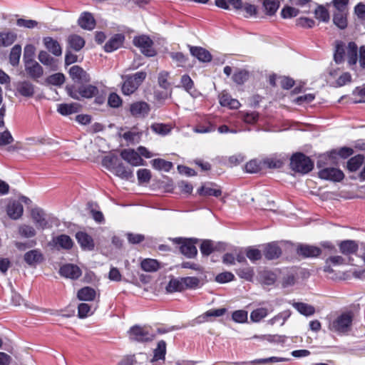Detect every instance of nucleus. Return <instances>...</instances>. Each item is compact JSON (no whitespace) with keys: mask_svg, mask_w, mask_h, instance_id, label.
Masks as SVG:
<instances>
[{"mask_svg":"<svg viewBox=\"0 0 365 365\" xmlns=\"http://www.w3.org/2000/svg\"><path fill=\"white\" fill-rule=\"evenodd\" d=\"M15 96H21L26 98H32L36 93V86L29 80L19 81L14 83Z\"/></svg>","mask_w":365,"mask_h":365,"instance_id":"obj_9","label":"nucleus"},{"mask_svg":"<svg viewBox=\"0 0 365 365\" xmlns=\"http://www.w3.org/2000/svg\"><path fill=\"white\" fill-rule=\"evenodd\" d=\"M78 25L83 29L91 31L95 28L96 21L89 12H83L78 19Z\"/></svg>","mask_w":365,"mask_h":365,"instance_id":"obj_25","label":"nucleus"},{"mask_svg":"<svg viewBox=\"0 0 365 365\" xmlns=\"http://www.w3.org/2000/svg\"><path fill=\"white\" fill-rule=\"evenodd\" d=\"M227 312L226 308L212 309L200 315L197 319V323H204L211 321V317H219L224 315Z\"/></svg>","mask_w":365,"mask_h":365,"instance_id":"obj_23","label":"nucleus"},{"mask_svg":"<svg viewBox=\"0 0 365 365\" xmlns=\"http://www.w3.org/2000/svg\"><path fill=\"white\" fill-rule=\"evenodd\" d=\"M292 312L289 309L282 311L267 321L269 325H274L278 322L281 326L284 325L286 321L290 317Z\"/></svg>","mask_w":365,"mask_h":365,"instance_id":"obj_37","label":"nucleus"},{"mask_svg":"<svg viewBox=\"0 0 365 365\" xmlns=\"http://www.w3.org/2000/svg\"><path fill=\"white\" fill-rule=\"evenodd\" d=\"M173 241L180 244V252L187 258H194L197 254V250L195 245L197 239L175 238Z\"/></svg>","mask_w":365,"mask_h":365,"instance_id":"obj_8","label":"nucleus"},{"mask_svg":"<svg viewBox=\"0 0 365 365\" xmlns=\"http://www.w3.org/2000/svg\"><path fill=\"white\" fill-rule=\"evenodd\" d=\"M78 243L83 250L91 251L95 247L94 241L91 236L85 232H78L76 234Z\"/></svg>","mask_w":365,"mask_h":365,"instance_id":"obj_16","label":"nucleus"},{"mask_svg":"<svg viewBox=\"0 0 365 365\" xmlns=\"http://www.w3.org/2000/svg\"><path fill=\"white\" fill-rule=\"evenodd\" d=\"M19 235L25 238L34 237L36 235L34 227L28 225H21L19 227Z\"/></svg>","mask_w":365,"mask_h":365,"instance_id":"obj_52","label":"nucleus"},{"mask_svg":"<svg viewBox=\"0 0 365 365\" xmlns=\"http://www.w3.org/2000/svg\"><path fill=\"white\" fill-rule=\"evenodd\" d=\"M53 242L56 245L64 250H70L73 245V240L66 235H61L54 237Z\"/></svg>","mask_w":365,"mask_h":365,"instance_id":"obj_32","label":"nucleus"},{"mask_svg":"<svg viewBox=\"0 0 365 365\" xmlns=\"http://www.w3.org/2000/svg\"><path fill=\"white\" fill-rule=\"evenodd\" d=\"M264 255L266 259L269 260L277 259L282 255V250L278 246L277 242H272L271 243H268L264 246V249L263 250Z\"/></svg>","mask_w":365,"mask_h":365,"instance_id":"obj_20","label":"nucleus"},{"mask_svg":"<svg viewBox=\"0 0 365 365\" xmlns=\"http://www.w3.org/2000/svg\"><path fill=\"white\" fill-rule=\"evenodd\" d=\"M24 259L30 267H36L43 261L44 257L40 250L35 249L26 252L24 255Z\"/></svg>","mask_w":365,"mask_h":365,"instance_id":"obj_14","label":"nucleus"},{"mask_svg":"<svg viewBox=\"0 0 365 365\" xmlns=\"http://www.w3.org/2000/svg\"><path fill=\"white\" fill-rule=\"evenodd\" d=\"M191 54L202 62H210L212 60L210 53L202 47L190 46Z\"/></svg>","mask_w":365,"mask_h":365,"instance_id":"obj_27","label":"nucleus"},{"mask_svg":"<svg viewBox=\"0 0 365 365\" xmlns=\"http://www.w3.org/2000/svg\"><path fill=\"white\" fill-rule=\"evenodd\" d=\"M141 133L134 131H128L123 134L122 137L128 143L135 144L139 143Z\"/></svg>","mask_w":365,"mask_h":365,"instance_id":"obj_56","label":"nucleus"},{"mask_svg":"<svg viewBox=\"0 0 365 365\" xmlns=\"http://www.w3.org/2000/svg\"><path fill=\"white\" fill-rule=\"evenodd\" d=\"M288 361V359L283 357L272 356L265 359H255L248 362L237 363L236 365H263V364H272L274 363L284 362Z\"/></svg>","mask_w":365,"mask_h":365,"instance_id":"obj_24","label":"nucleus"},{"mask_svg":"<svg viewBox=\"0 0 365 365\" xmlns=\"http://www.w3.org/2000/svg\"><path fill=\"white\" fill-rule=\"evenodd\" d=\"M31 218L38 228L44 230L48 227L47 215L40 207H35L31 212Z\"/></svg>","mask_w":365,"mask_h":365,"instance_id":"obj_11","label":"nucleus"},{"mask_svg":"<svg viewBox=\"0 0 365 365\" xmlns=\"http://www.w3.org/2000/svg\"><path fill=\"white\" fill-rule=\"evenodd\" d=\"M200 195L219 197L222 194L220 189H215L207 186H202L198 190Z\"/></svg>","mask_w":365,"mask_h":365,"instance_id":"obj_54","label":"nucleus"},{"mask_svg":"<svg viewBox=\"0 0 365 365\" xmlns=\"http://www.w3.org/2000/svg\"><path fill=\"white\" fill-rule=\"evenodd\" d=\"M297 254L304 257H315L320 255L322 252V250L316 246L301 245L297 250Z\"/></svg>","mask_w":365,"mask_h":365,"instance_id":"obj_19","label":"nucleus"},{"mask_svg":"<svg viewBox=\"0 0 365 365\" xmlns=\"http://www.w3.org/2000/svg\"><path fill=\"white\" fill-rule=\"evenodd\" d=\"M263 164L269 168H280L284 165V162L279 158H270L264 159Z\"/></svg>","mask_w":365,"mask_h":365,"instance_id":"obj_57","label":"nucleus"},{"mask_svg":"<svg viewBox=\"0 0 365 365\" xmlns=\"http://www.w3.org/2000/svg\"><path fill=\"white\" fill-rule=\"evenodd\" d=\"M125 40L123 34H117L113 36L104 46L106 52H112L119 48Z\"/></svg>","mask_w":365,"mask_h":365,"instance_id":"obj_22","label":"nucleus"},{"mask_svg":"<svg viewBox=\"0 0 365 365\" xmlns=\"http://www.w3.org/2000/svg\"><path fill=\"white\" fill-rule=\"evenodd\" d=\"M27 51L28 46L25 48L24 56L25 71L31 78L36 80L43 76V70L38 62L31 58H27Z\"/></svg>","mask_w":365,"mask_h":365,"instance_id":"obj_7","label":"nucleus"},{"mask_svg":"<svg viewBox=\"0 0 365 365\" xmlns=\"http://www.w3.org/2000/svg\"><path fill=\"white\" fill-rule=\"evenodd\" d=\"M299 13V10L292 6H284L282 11L281 16L283 19H290L297 16Z\"/></svg>","mask_w":365,"mask_h":365,"instance_id":"obj_59","label":"nucleus"},{"mask_svg":"<svg viewBox=\"0 0 365 365\" xmlns=\"http://www.w3.org/2000/svg\"><path fill=\"white\" fill-rule=\"evenodd\" d=\"M113 170L115 175L121 179L130 180L133 177L132 170L127 168L122 163H118Z\"/></svg>","mask_w":365,"mask_h":365,"instance_id":"obj_38","label":"nucleus"},{"mask_svg":"<svg viewBox=\"0 0 365 365\" xmlns=\"http://www.w3.org/2000/svg\"><path fill=\"white\" fill-rule=\"evenodd\" d=\"M274 309L270 307L269 309L266 307H259L254 309L250 313V320L252 322L258 323L264 319L269 313L273 312Z\"/></svg>","mask_w":365,"mask_h":365,"instance_id":"obj_28","label":"nucleus"},{"mask_svg":"<svg viewBox=\"0 0 365 365\" xmlns=\"http://www.w3.org/2000/svg\"><path fill=\"white\" fill-rule=\"evenodd\" d=\"M79 106L77 103H61L58 106L57 110L63 115H68L70 114L78 112Z\"/></svg>","mask_w":365,"mask_h":365,"instance_id":"obj_36","label":"nucleus"},{"mask_svg":"<svg viewBox=\"0 0 365 365\" xmlns=\"http://www.w3.org/2000/svg\"><path fill=\"white\" fill-rule=\"evenodd\" d=\"M168 292H181L185 290L182 283V277L180 279H172L166 287Z\"/></svg>","mask_w":365,"mask_h":365,"instance_id":"obj_46","label":"nucleus"},{"mask_svg":"<svg viewBox=\"0 0 365 365\" xmlns=\"http://www.w3.org/2000/svg\"><path fill=\"white\" fill-rule=\"evenodd\" d=\"M128 335L131 341L147 342L153 340L155 331L149 327L135 325L128 331Z\"/></svg>","mask_w":365,"mask_h":365,"instance_id":"obj_1","label":"nucleus"},{"mask_svg":"<svg viewBox=\"0 0 365 365\" xmlns=\"http://www.w3.org/2000/svg\"><path fill=\"white\" fill-rule=\"evenodd\" d=\"M67 42L69 48H72L75 51H81L85 46L84 39L77 34H71L68 36Z\"/></svg>","mask_w":365,"mask_h":365,"instance_id":"obj_30","label":"nucleus"},{"mask_svg":"<svg viewBox=\"0 0 365 365\" xmlns=\"http://www.w3.org/2000/svg\"><path fill=\"white\" fill-rule=\"evenodd\" d=\"M16 34L11 31L0 32V46L7 47L11 46L16 39Z\"/></svg>","mask_w":365,"mask_h":365,"instance_id":"obj_33","label":"nucleus"},{"mask_svg":"<svg viewBox=\"0 0 365 365\" xmlns=\"http://www.w3.org/2000/svg\"><path fill=\"white\" fill-rule=\"evenodd\" d=\"M103 165L109 170H113L118 164V157L115 155L105 156L102 160Z\"/></svg>","mask_w":365,"mask_h":365,"instance_id":"obj_62","label":"nucleus"},{"mask_svg":"<svg viewBox=\"0 0 365 365\" xmlns=\"http://www.w3.org/2000/svg\"><path fill=\"white\" fill-rule=\"evenodd\" d=\"M291 168L295 172L307 174L314 168L312 160L302 153L294 154L290 159Z\"/></svg>","mask_w":365,"mask_h":365,"instance_id":"obj_3","label":"nucleus"},{"mask_svg":"<svg viewBox=\"0 0 365 365\" xmlns=\"http://www.w3.org/2000/svg\"><path fill=\"white\" fill-rule=\"evenodd\" d=\"M182 283L185 289H196L201 286L200 279L195 277H182Z\"/></svg>","mask_w":365,"mask_h":365,"instance_id":"obj_45","label":"nucleus"},{"mask_svg":"<svg viewBox=\"0 0 365 365\" xmlns=\"http://www.w3.org/2000/svg\"><path fill=\"white\" fill-rule=\"evenodd\" d=\"M133 43L145 56L149 57L155 56L156 51L153 48V41L149 36L146 35L135 36Z\"/></svg>","mask_w":365,"mask_h":365,"instance_id":"obj_6","label":"nucleus"},{"mask_svg":"<svg viewBox=\"0 0 365 365\" xmlns=\"http://www.w3.org/2000/svg\"><path fill=\"white\" fill-rule=\"evenodd\" d=\"M348 12L335 11L333 16L334 24L340 29L347 27Z\"/></svg>","mask_w":365,"mask_h":365,"instance_id":"obj_40","label":"nucleus"},{"mask_svg":"<svg viewBox=\"0 0 365 365\" xmlns=\"http://www.w3.org/2000/svg\"><path fill=\"white\" fill-rule=\"evenodd\" d=\"M248 76L249 74L247 71L239 69L234 73L232 80L237 84L242 85L248 79Z\"/></svg>","mask_w":365,"mask_h":365,"instance_id":"obj_53","label":"nucleus"},{"mask_svg":"<svg viewBox=\"0 0 365 365\" xmlns=\"http://www.w3.org/2000/svg\"><path fill=\"white\" fill-rule=\"evenodd\" d=\"M173 127L170 124L155 123L150 125V130L160 135L165 136L169 134Z\"/></svg>","mask_w":365,"mask_h":365,"instance_id":"obj_42","label":"nucleus"},{"mask_svg":"<svg viewBox=\"0 0 365 365\" xmlns=\"http://www.w3.org/2000/svg\"><path fill=\"white\" fill-rule=\"evenodd\" d=\"M43 43L46 48L55 56H60L62 54V48L58 41L51 37L47 36L43 38Z\"/></svg>","mask_w":365,"mask_h":365,"instance_id":"obj_21","label":"nucleus"},{"mask_svg":"<svg viewBox=\"0 0 365 365\" xmlns=\"http://www.w3.org/2000/svg\"><path fill=\"white\" fill-rule=\"evenodd\" d=\"M24 212L23 205L21 202L13 200L10 202L6 207L7 215L12 220H18L19 219Z\"/></svg>","mask_w":365,"mask_h":365,"instance_id":"obj_18","label":"nucleus"},{"mask_svg":"<svg viewBox=\"0 0 365 365\" xmlns=\"http://www.w3.org/2000/svg\"><path fill=\"white\" fill-rule=\"evenodd\" d=\"M353 321V314L351 312H345L337 317L331 323L329 328L339 334H346L351 330Z\"/></svg>","mask_w":365,"mask_h":365,"instance_id":"obj_4","label":"nucleus"},{"mask_svg":"<svg viewBox=\"0 0 365 365\" xmlns=\"http://www.w3.org/2000/svg\"><path fill=\"white\" fill-rule=\"evenodd\" d=\"M358 46L354 42H349L346 46V56L348 64L350 67L356 65L357 62Z\"/></svg>","mask_w":365,"mask_h":365,"instance_id":"obj_29","label":"nucleus"},{"mask_svg":"<svg viewBox=\"0 0 365 365\" xmlns=\"http://www.w3.org/2000/svg\"><path fill=\"white\" fill-rule=\"evenodd\" d=\"M263 339L267 340V341L270 343L274 344H283L285 343L287 340V336L284 335H279V334H267L264 335Z\"/></svg>","mask_w":365,"mask_h":365,"instance_id":"obj_58","label":"nucleus"},{"mask_svg":"<svg viewBox=\"0 0 365 365\" xmlns=\"http://www.w3.org/2000/svg\"><path fill=\"white\" fill-rule=\"evenodd\" d=\"M315 16L323 22H328L330 18L328 10L323 6H319L316 9Z\"/></svg>","mask_w":365,"mask_h":365,"instance_id":"obj_55","label":"nucleus"},{"mask_svg":"<svg viewBox=\"0 0 365 365\" xmlns=\"http://www.w3.org/2000/svg\"><path fill=\"white\" fill-rule=\"evenodd\" d=\"M21 54V46L20 45H15L11 50L9 54V62L13 66H16L19 63V60Z\"/></svg>","mask_w":365,"mask_h":365,"instance_id":"obj_48","label":"nucleus"},{"mask_svg":"<svg viewBox=\"0 0 365 365\" xmlns=\"http://www.w3.org/2000/svg\"><path fill=\"white\" fill-rule=\"evenodd\" d=\"M364 158L362 155H357L347 162V168L349 171L354 172L359 169L362 165Z\"/></svg>","mask_w":365,"mask_h":365,"instance_id":"obj_49","label":"nucleus"},{"mask_svg":"<svg viewBox=\"0 0 365 365\" xmlns=\"http://www.w3.org/2000/svg\"><path fill=\"white\" fill-rule=\"evenodd\" d=\"M141 268L145 272H155L160 268V264L156 259H145L141 262Z\"/></svg>","mask_w":365,"mask_h":365,"instance_id":"obj_47","label":"nucleus"},{"mask_svg":"<svg viewBox=\"0 0 365 365\" xmlns=\"http://www.w3.org/2000/svg\"><path fill=\"white\" fill-rule=\"evenodd\" d=\"M150 106L144 101H138L130 105V111L132 115L137 118H143L148 115Z\"/></svg>","mask_w":365,"mask_h":365,"instance_id":"obj_15","label":"nucleus"},{"mask_svg":"<svg viewBox=\"0 0 365 365\" xmlns=\"http://www.w3.org/2000/svg\"><path fill=\"white\" fill-rule=\"evenodd\" d=\"M263 6L266 14L272 16L274 15L279 9V4L277 0H264Z\"/></svg>","mask_w":365,"mask_h":365,"instance_id":"obj_51","label":"nucleus"},{"mask_svg":"<svg viewBox=\"0 0 365 365\" xmlns=\"http://www.w3.org/2000/svg\"><path fill=\"white\" fill-rule=\"evenodd\" d=\"M78 88L74 86H67V93L72 98L76 100H81V98H91L95 97L98 93V88L91 84H83Z\"/></svg>","mask_w":365,"mask_h":365,"instance_id":"obj_2","label":"nucleus"},{"mask_svg":"<svg viewBox=\"0 0 365 365\" xmlns=\"http://www.w3.org/2000/svg\"><path fill=\"white\" fill-rule=\"evenodd\" d=\"M38 59L41 63L50 67L52 70H57L56 61L47 51H41Z\"/></svg>","mask_w":365,"mask_h":365,"instance_id":"obj_31","label":"nucleus"},{"mask_svg":"<svg viewBox=\"0 0 365 365\" xmlns=\"http://www.w3.org/2000/svg\"><path fill=\"white\" fill-rule=\"evenodd\" d=\"M259 279L263 284L272 285L277 280V276L273 272L264 270L259 273Z\"/></svg>","mask_w":365,"mask_h":365,"instance_id":"obj_44","label":"nucleus"},{"mask_svg":"<svg viewBox=\"0 0 365 365\" xmlns=\"http://www.w3.org/2000/svg\"><path fill=\"white\" fill-rule=\"evenodd\" d=\"M61 276L72 279H76L81 275V269L75 264H67L63 265L59 271Z\"/></svg>","mask_w":365,"mask_h":365,"instance_id":"obj_17","label":"nucleus"},{"mask_svg":"<svg viewBox=\"0 0 365 365\" xmlns=\"http://www.w3.org/2000/svg\"><path fill=\"white\" fill-rule=\"evenodd\" d=\"M245 170L249 173H256L261 170V163L257 160H252L246 163Z\"/></svg>","mask_w":365,"mask_h":365,"instance_id":"obj_61","label":"nucleus"},{"mask_svg":"<svg viewBox=\"0 0 365 365\" xmlns=\"http://www.w3.org/2000/svg\"><path fill=\"white\" fill-rule=\"evenodd\" d=\"M292 306L302 315L309 317L315 313V308L304 302H294Z\"/></svg>","mask_w":365,"mask_h":365,"instance_id":"obj_35","label":"nucleus"},{"mask_svg":"<svg viewBox=\"0 0 365 365\" xmlns=\"http://www.w3.org/2000/svg\"><path fill=\"white\" fill-rule=\"evenodd\" d=\"M154 355L151 360V363H154L158 360L165 359L166 353V343L165 341L161 340L158 343L157 347L154 349Z\"/></svg>","mask_w":365,"mask_h":365,"instance_id":"obj_41","label":"nucleus"},{"mask_svg":"<svg viewBox=\"0 0 365 365\" xmlns=\"http://www.w3.org/2000/svg\"><path fill=\"white\" fill-rule=\"evenodd\" d=\"M96 292L90 287H85L78 290L77 297L81 301H93L95 299Z\"/></svg>","mask_w":365,"mask_h":365,"instance_id":"obj_34","label":"nucleus"},{"mask_svg":"<svg viewBox=\"0 0 365 365\" xmlns=\"http://www.w3.org/2000/svg\"><path fill=\"white\" fill-rule=\"evenodd\" d=\"M65 81V76L63 73H57L53 75H51L47 78V82L49 84L54 86H61Z\"/></svg>","mask_w":365,"mask_h":365,"instance_id":"obj_60","label":"nucleus"},{"mask_svg":"<svg viewBox=\"0 0 365 365\" xmlns=\"http://www.w3.org/2000/svg\"><path fill=\"white\" fill-rule=\"evenodd\" d=\"M121 158L133 166L144 165V160L141 158L138 152L133 149H124L120 153Z\"/></svg>","mask_w":365,"mask_h":365,"instance_id":"obj_12","label":"nucleus"},{"mask_svg":"<svg viewBox=\"0 0 365 365\" xmlns=\"http://www.w3.org/2000/svg\"><path fill=\"white\" fill-rule=\"evenodd\" d=\"M146 76L147 73L145 71H138L133 75L128 76L122 86L123 93L126 96L133 93Z\"/></svg>","mask_w":365,"mask_h":365,"instance_id":"obj_5","label":"nucleus"},{"mask_svg":"<svg viewBox=\"0 0 365 365\" xmlns=\"http://www.w3.org/2000/svg\"><path fill=\"white\" fill-rule=\"evenodd\" d=\"M346 53V48L342 41H336L335 51L334 53V59L336 63H341L344 60V56Z\"/></svg>","mask_w":365,"mask_h":365,"instance_id":"obj_39","label":"nucleus"},{"mask_svg":"<svg viewBox=\"0 0 365 365\" xmlns=\"http://www.w3.org/2000/svg\"><path fill=\"white\" fill-rule=\"evenodd\" d=\"M72 80L78 83H86L91 81L88 73L78 66H73L69 70Z\"/></svg>","mask_w":365,"mask_h":365,"instance_id":"obj_13","label":"nucleus"},{"mask_svg":"<svg viewBox=\"0 0 365 365\" xmlns=\"http://www.w3.org/2000/svg\"><path fill=\"white\" fill-rule=\"evenodd\" d=\"M180 83L187 93L192 95L191 91L193 88L194 83L188 75L185 74L181 77Z\"/></svg>","mask_w":365,"mask_h":365,"instance_id":"obj_63","label":"nucleus"},{"mask_svg":"<svg viewBox=\"0 0 365 365\" xmlns=\"http://www.w3.org/2000/svg\"><path fill=\"white\" fill-rule=\"evenodd\" d=\"M236 273L240 278L247 281H252L255 274L253 268L249 266L237 269Z\"/></svg>","mask_w":365,"mask_h":365,"instance_id":"obj_50","label":"nucleus"},{"mask_svg":"<svg viewBox=\"0 0 365 365\" xmlns=\"http://www.w3.org/2000/svg\"><path fill=\"white\" fill-rule=\"evenodd\" d=\"M341 253L344 255H349L357 252L359 245L354 240H347L341 241L339 244Z\"/></svg>","mask_w":365,"mask_h":365,"instance_id":"obj_26","label":"nucleus"},{"mask_svg":"<svg viewBox=\"0 0 365 365\" xmlns=\"http://www.w3.org/2000/svg\"><path fill=\"white\" fill-rule=\"evenodd\" d=\"M319 177L324 180L339 182L343 180L344 175L339 169L327 168L319 172Z\"/></svg>","mask_w":365,"mask_h":365,"instance_id":"obj_10","label":"nucleus"},{"mask_svg":"<svg viewBox=\"0 0 365 365\" xmlns=\"http://www.w3.org/2000/svg\"><path fill=\"white\" fill-rule=\"evenodd\" d=\"M151 163L153 168L158 170L169 172L173 168V163L171 162L160 158L154 159Z\"/></svg>","mask_w":365,"mask_h":365,"instance_id":"obj_43","label":"nucleus"},{"mask_svg":"<svg viewBox=\"0 0 365 365\" xmlns=\"http://www.w3.org/2000/svg\"><path fill=\"white\" fill-rule=\"evenodd\" d=\"M93 312L91 307L86 303H81L78 307V315L80 318H86Z\"/></svg>","mask_w":365,"mask_h":365,"instance_id":"obj_64","label":"nucleus"}]
</instances>
